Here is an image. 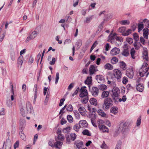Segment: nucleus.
Listing matches in <instances>:
<instances>
[{
	"instance_id": "obj_24",
	"label": "nucleus",
	"mask_w": 149,
	"mask_h": 149,
	"mask_svg": "<svg viewBox=\"0 0 149 149\" xmlns=\"http://www.w3.org/2000/svg\"><path fill=\"white\" fill-rule=\"evenodd\" d=\"M23 130L22 129L20 130V132L19 133V135L20 138L23 140L24 141H26V136L25 134L23 133Z\"/></svg>"
},
{
	"instance_id": "obj_5",
	"label": "nucleus",
	"mask_w": 149,
	"mask_h": 149,
	"mask_svg": "<svg viewBox=\"0 0 149 149\" xmlns=\"http://www.w3.org/2000/svg\"><path fill=\"white\" fill-rule=\"evenodd\" d=\"M129 45L127 44H125L123 46V50L121 53L123 56H127L130 54V50L129 49Z\"/></svg>"
},
{
	"instance_id": "obj_22",
	"label": "nucleus",
	"mask_w": 149,
	"mask_h": 149,
	"mask_svg": "<svg viewBox=\"0 0 149 149\" xmlns=\"http://www.w3.org/2000/svg\"><path fill=\"white\" fill-rule=\"evenodd\" d=\"M143 84L141 83L137 84L136 87V90L140 92H142L143 91Z\"/></svg>"
},
{
	"instance_id": "obj_29",
	"label": "nucleus",
	"mask_w": 149,
	"mask_h": 149,
	"mask_svg": "<svg viewBox=\"0 0 149 149\" xmlns=\"http://www.w3.org/2000/svg\"><path fill=\"white\" fill-rule=\"evenodd\" d=\"M109 95V92L107 91H103L101 97L102 98L107 97Z\"/></svg>"
},
{
	"instance_id": "obj_10",
	"label": "nucleus",
	"mask_w": 149,
	"mask_h": 149,
	"mask_svg": "<svg viewBox=\"0 0 149 149\" xmlns=\"http://www.w3.org/2000/svg\"><path fill=\"white\" fill-rule=\"evenodd\" d=\"M99 91V89L97 88L93 87L92 88L91 93L93 96L96 97L98 95Z\"/></svg>"
},
{
	"instance_id": "obj_46",
	"label": "nucleus",
	"mask_w": 149,
	"mask_h": 149,
	"mask_svg": "<svg viewBox=\"0 0 149 149\" xmlns=\"http://www.w3.org/2000/svg\"><path fill=\"white\" fill-rule=\"evenodd\" d=\"M108 40L110 41L111 42H112L115 39V37L112 35V34L111 33L108 37Z\"/></svg>"
},
{
	"instance_id": "obj_61",
	"label": "nucleus",
	"mask_w": 149,
	"mask_h": 149,
	"mask_svg": "<svg viewBox=\"0 0 149 149\" xmlns=\"http://www.w3.org/2000/svg\"><path fill=\"white\" fill-rule=\"evenodd\" d=\"M97 44V42H95L92 45L90 50V52H91L93 50Z\"/></svg>"
},
{
	"instance_id": "obj_50",
	"label": "nucleus",
	"mask_w": 149,
	"mask_h": 149,
	"mask_svg": "<svg viewBox=\"0 0 149 149\" xmlns=\"http://www.w3.org/2000/svg\"><path fill=\"white\" fill-rule=\"evenodd\" d=\"M93 17V15H92L88 17H87L86 18V19L85 22L86 23H89V22L92 19Z\"/></svg>"
},
{
	"instance_id": "obj_1",
	"label": "nucleus",
	"mask_w": 149,
	"mask_h": 149,
	"mask_svg": "<svg viewBox=\"0 0 149 149\" xmlns=\"http://www.w3.org/2000/svg\"><path fill=\"white\" fill-rule=\"evenodd\" d=\"M139 75L141 77L145 76L146 77L149 74V68L147 62L145 61L139 70Z\"/></svg>"
},
{
	"instance_id": "obj_6",
	"label": "nucleus",
	"mask_w": 149,
	"mask_h": 149,
	"mask_svg": "<svg viewBox=\"0 0 149 149\" xmlns=\"http://www.w3.org/2000/svg\"><path fill=\"white\" fill-rule=\"evenodd\" d=\"M113 75L118 80H119L121 78L122 73L121 71L117 69H115L113 71Z\"/></svg>"
},
{
	"instance_id": "obj_56",
	"label": "nucleus",
	"mask_w": 149,
	"mask_h": 149,
	"mask_svg": "<svg viewBox=\"0 0 149 149\" xmlns=\"http://www.w3.org/2000/svg\"><path fill=\"white\" fill-rule=\"evenodd\" d=\"M107 88V86L104 84H101L99 86V88L100 90H105Z\"/></svg>"
},
{
	"instance_id": "obj_58",
	"label": "nucleus",
	"mask_w": 149,
	"mask_h": 149,
	"mask_svg": "<svg viewBox=\"0 0 149 149\" xmlns=\"http://www.w3.org/2000/svg\"><path fill=\"white\" fill-rule=\"evenodd\" d=\"M120 67L124 70H125L126 69V64L123 62H121L120 65Z\"/></svg>"
},
{
	"instance_id": "obj_33",
	"label": "nucleus",
	"mask_w": 149,
	"mask_h": 149,
	"mask_svg": "<svg viewBox=\"0 0 149 149\" xmlns=\"http://www.w3.org/2000/svg\"><path fill=\"white\" fill-rule=\"evenodd\" d=\"M98 113L99 115L102 117H106V114L101 109H99L98 111Z\"/></svg>"
},
{
	"instance_id": "obj_36",
	"label": "nucleus",
	"mask_w": 149,
	"mask_h": 149,
	"mask_svg": "<svg viewBox=\"0 0 149 149\" xmlns=\"http://www.w3.org/2000/svg\"><path fill=\"white\" fill-rule=\"evenodd\" d=\"M92 78L91 77H88L85 81V83L88 85L91 84L92 82Z\"/></svg>"
},
{
	"instance_id": "obj_51",
	"label": "nucleus",
	"mask_w": 149,
	"mask_h": 149,
	"mask_svg": "<svg viewBox=\"0 0 149 149\" xmlns=\"http://www.w3.org/2000/svg\"><path fill=\"white\" fill-rule=\"evenodd\" d=\"M118 60L116 57H113L111 60V62L113 64L116 63L118 61Z\"/></svg>"
},
{
	"instance_id": "obj_7",
	"label": "nucleus",
	"mask_w": 149,
	"mask_h": 149,
	"mask_svg": "<svg viewBox=\"0 0 149 149\" xmlns=\"http://www.w3.org/2000/svg\"><path fill=\"white\" fill-rule=\"evenodd\" d=\"M102 120H99L98 122H99L98 124V127L99 129L101 131H102L103 132H108L109 131V129L108 128L103 125L101 124L100 123H102Z\"/></svg>"
},
{
	"instance_id": "obj_14",
	"label": "nucleus",
	"mask_w": 149,
	"mask_h": 149,
	"mask_svg": "<svg viewBox=\"0 0 149 149\" xmlns=\"http://www.w3.org/2000/svg\"><path fill=\"white\" fill-rule=\"evenodd\" d=\"M120 49L116 47L113 48L110 52V54L112 56L116 55L118 54L120 52Z\"/></svg>"
},
{
	"instance_id": "obj_55",
	"label": "nucleus",
	"mask_w": 149,
	"mask_h": 149,
	"mask_svg": "<svg viewBox=\"0 0 149 149\" xmlns=\"http://www.w3.org/2000/svg\"><path fill=\"white\" fill-rule=\"evenodd\" d=\"M133 36L136 42L139 39V36L138 35L137 33H134L133 34Z\"/></svg>"
},
{
	"instance_id": "obj_12",
	"label": "nucleus",
	"mask_w": 149,
	"mask_h": 149,
	"mask_svg": "<svg viewBox=\"0 0 149 149\" xmlns=\"http://www.w3.org/2000/svg\"><path fill=\"white\" fill-rule=\"evenodd\" d=\"M127 124V123L126 122L122 123H121L120 128L121 129L122 132L123 133L128 130Z\"/></svg>"
},
{
	"instance_id": "obj_48",
	"label": "nucleus",
	"mask_w": 149,
	"mask_h": 149,
	"mask_svg": "<svg viewBox=\"0 0 149 149\" xmlns=\"http://www.w3.org/2000/svg\"><path fill=\"white\" fill-rule=\"evenodd\" d=\"M49 145L52 147H56V143L53 142L52 140H50L49 142Z\"/></svg>"
},
{
	"instance_id": "obj_63",
	"label": "nucleus",
	"mask_w": 149,
	"mask_h": 149,
	"mask_svg": "<svg viewBox=\"0 0 149 149\" xmlns=\"http://www.w3.org/2000/svg\"><path fill=\"white\" fill-rule=\"evenodd\" d=\"M115 38L116 40L118 42H120L123 41V40L121 37L117 36Z\"/></svg>"
},
{
	"instance_id": "obj_30",
	"label": "nucleus",
	"mask_w": 149,
	"mask_h": 149,
	"mask_svg": "<svg viewBox=\"0 0 149 149\" xmlns=\"http://www.w3.org/2000/svg\"><path fill=\"white\" fill-rule=\"evenodd\" d=\"M104 68L106 69L111 70L113 69L112 65L109 63H107L104 66Z\"/></svg>"
},
{
	"instance_id": "obj_9",
	"label": "nucleus",
	"mask_w": 149,
	"mask_h": 149,
	"mask_svg": "<svg viewBox=\"0 0 149 149\" xmlns=\"http://www.w3.org/2000/svg\"><path fill=\"white\" fill-rule=\"evenodd\" d=\"M26 110L27 113H31L33 112V108L29 102H27L26 104Z\"/></svg>"
},
{
	"instance_id": "obj_11",
	"label": "nucleus",
	"mask_w": 149,
	"mask_h": 149,
	"mask_svg": "<svg viewBox=\"0 0 149 149\" xmlns=\"http://www.w3.org/2000/svg\"><path fill=\"white\" fill-rule=\"evenodd\" d=\"M126 74L129 78H133L134 75V73L132 68H131L128 69L126 71Z\"/></svg>"
},
{
	"instance_id": "obj_44",
	"label": "nucleus",
	"mask_w": 149,
	"mask_h": 149,
	"mask_svg": "<svg viewBox=\"0 0 149 149\" xmlns=\"http://www.w3.org/2000/svg\"><path fill=\"white\" fill-rule=\"evenodd\" d=\"M67 119L68 121L70 123H72L73 122V118L70 115H68L67 116Z\"/></svg>"
},
{
	"instance_id": "obj_20",
	"label": "nucleus",
	"mask_w": 149,
	"mask_h": 149,
	"mask_svg": "<svg viewBox=\"0 0 149 149\" xmlns=\"http://www.w3.org/2000/svg\"><path fill=\"white\" fill-rule=\"evenodd\" d=\"M79 123L81 127L84 128L87 127L88 126V124L86 120H80Z\"/></svg>"
},
{
	"instance_id": "obj_16",
	"label": "nucleus",
	"mask_w": 149,
	"mask_h": 149,
	"mask_svg": "<svg viewBox=\"0 0 149 149\" xmlns=\"http://www.w3.org/2000/svg\"><path fill=\"white\" fill-rule=\"evenodd\" d=\"M57 139L58 140L61 141H63L65 139L64 135L62 134L61 131H58L57 132Z\"/></svg>"
},
{
	"instance_id": "obj_21",
	"label": "nucleus",
	"mask_w": 149,
	"mask_h": 149,
	"mask_svg": "<svg viewBox=\"0 0 149 149\" xmlns=\"http://www.w3.org/2000/svg\"><path fill=\"white\" fill-rule=\"evenodd\" d=\"M74 144L78 149H80L82 146L83 142L80 141H75Z\"/></svg>"
},
{
	"instance_id": "obj_32",
	"label": "nucleus",
	"mask_w": 149,
	"mask_h": 149,
	"mask_svg": "<svg viewBox=\"0 0 149 149\" xmlns=\"http://www.w3.org/2000/svg\"><path fill=\"white\" fill-rule=\"evenodd\" d=\"M38 32L36 31H34L30 35V36L32 38V39H34L36 37L37 34H38Z\"/></svg>"
},
{
	"instance_id": "obj_37",
	"label": "nucleus",
	"mask_w": 149,
	"mask_h": 149,
	"mask_svg": "<svg viewBox=\"0 0 149 149\" xmlns=\"http://www.w3.org/2000/svg\"><path fill=\"white\" fill-rule=\"evenodd\" d=\"M96 117L95 115L93 116V117L91 118V121L93 125L95 127H97V125H96L95 119Z\"/></svg>"
},
{
	"instance_id": "obj_23",
	"label": "nucleus",
	"mask_w": 149,
	"mask_h": 149,
	"mask_svg": "<svg viewBox=\"0 0 149 149\" xmlns=\"http://www.w3.org/2000/svg\"><path fill=\"white\" fill-rule=\"evenodd\" d=\"M143 31L144 37L145 38L147 39L148 35V29L147 28H145L143 30Z\"/></svg>"
},
{
	"instance_id": "obj_34",
	"label": "nucleus",
	"mask_w": 149,
	"mask_h": 149,
	"mask_svg": "<svg viewBox=\"0 0 149 149\" xmlns=\"http://www.w3.org/2000/svg\"><path fill=\"white\" fill-rule=\"evenodd\" d=\"M81 126L79 123L76 124L73 127L74 130L76 132H78L81 128Z\"/></svg>"
},
{
	"instance_id": "obj_15",
	"label": "nucleus",
	"mask_w": 149,
	"mask_h": 149,
	"mask_svg": "<svg viewBox=\"0 0 149 149\" xmlns=\"http://www.w3.org/2000/svg\"><path fill=\"white\" fill-rule=\"evenodd\" d=\"M26 125V121L23 119H20L19 123V130H24Z\"/></svg>"
},
{
	"instance_id": "obj_57",
	"label": "nucleus",
	"mask_w": 149,
	"mask_h": 149,
	"mask_svg": "<svg viewBox=\"0 0 149 149\" xmlns=\"http://www.w3.org/2000/svg\"><path fill=\"white\" fill-rule=\"evenodd\" d=\"M10 57L11 59L13 61L15 60V53L14 52H12L10 54Z\"/></svg>"
},
{
	"instance_id": "obj_35",
	"label": "nucleus",
	"mask_w": 149,
	"mask_h": 149,
	"mask_svg": "<svg viewBox=\"0 0 149 149\" xmlns=\"http://www.w3.org/2000/svg\"><path fill=\"white\" fill-rule=\"evenodd\" d=\"M104 22H101V24H100L99 26L98 27L97 30V31H96V32L97 33H99L102 30V29L103 27V25L104 24Z\"/></svg>"
},
{
	"instance_id": "obj_54",
	"label": "nucleus",
	"mask_w": 149,
	"mask_h": 149,
	"mask_svg": "<svg viewBox=\"0 0 149 149\" xmlns=\"http://www.w3.org/2000/svg\"><path fill=\"white\" fill-rule=\"evenodd\" d=\"M126 99L127 98L126 96L125 95H123L122 98H118V102H120L122 101H123V102H125L126 101Z\"/></svg>"
},
{
	"instance_id": "obj_62",
	"label": "nucleus",
	"mask_w": 149,
	"mask_h": 149,
	"mask_svg": "<svg viewBox=\"0 0 149 149\" xmlns=\"http://www.w3.org/2000/svg\"><path fill=\"white\" fill-rule=\"evenodd\" d=\"M49 95L47 94L46 97V99L44 102V105H47V103L48 102L49 100Z\"/></svg>"
},
{
	"instance_id": "obj_53",
	"label": "nucleus",
	"mask_w": 149,
	"mask_h": 149,
	"mask_svg": "<svg viewBox=\"0 0 149 149\" xmlns=\"http://www.w3.org/2000/svg\"><path fill=\"white\" fill-rule=\"evenodd\" d=\"M120 23L122 25H126L129 24L130 22L129 21L127 20H122L120 22Z\"/></svg>"
},
{
	"instance_id": "obj_28",
	"label": "nucleus",
	"mask_w": 149,
	"mask_h": 149,
	"mask_svg": "<svg viewBox=\"0 0 149 149\" xmlns=\"http://www.w3.org/2000/svg\"><path fill=\"white\" fill-rule=\"evenodd\" d=\"M111 113L114 114H116L118 112V109L117 107H112L110 109Z\"/></svg>"
},
{
	"instance_id": "obj_3",
	"label": "nucleus",
	"mask_w": 149,
	"mask_h": 149,
	"mask_svg": "<svg viewBox=\"0 0 149 149\" xmlns=\"http://www.w3.org/2000/svg\"><path fill=\"white\" fill-rule=\"evenodd\" d=\"M120 93V90L117 87L113 88L112 90V97L115 102H118V100Z\"/></svg>"
},
{
	"instance_id": "obj_43",
	"label": "nucleus",
	"mask_w": 149,
	"mask_h": 149,
	"mask_svg": "<svg viewBox=\"0 0 149 149\" xmlns=\"http://www.w3.org/2000/svg\"><path fill=\"white\" fill-rule=\"evenodd\" d=\"M122 142L121 140H119L118 141L115 149H120L121 146Z\"/></svg>"
},
{
	"instance_id": "obj_60",
	"label": "nucleus",
	"mask_w": 149,
	"mask_h": 149,
	"mask_svg": "<svg viewBox=\"0 0 149 149\" xmlns=\"http://www.w3.org/2000/svg\"><path fill=\"white\" fill-rule=\"evenodd\" d=\"M128 78L126 77H124L123 78L122 82L123 84H126L128 82Z\"/></svg>"
},
{
	"instance_id": "obj_47",
	"label": "nucleus",
	"mask_w": 149,
	"mask_h": 149,
	"mask_svg": "<svg viewBox=\"0 0 149 149\" xmlns=\"http://www.w3.org/2000/svg\"><path fill=\"white\" fill-rule=\"evenodd\" d=\"M66 109L68 111H72L73 110V107L71 104H70L67 107Z\"/></svg>"
},
{
	"instance_id": "obj_42",
	"label": "nucleus",
	"mask_w": 149,
	"mask_h": 149,
	"mask_svg": "<svg viewBox=\"0 0 149 149\" xmlns=\"http://www.w3.org/2000/svg\"><path fill=\"white\" fill-rule=\"evenodd\" d=\"M144 27L143 24V23L141 22V23L138 24V31L140 32Z\"/></svg>"
},
{
	"instance_id": "obj_59",
	"label": "nucleus",
	"mask_w": 149,
	"mask_h": 149,
	"mask_svg": "<svg viewBox=\"0 0 149 149\" xmlns=\"http://www.w3.org/2000/svg\"><path fill=\"white\" fill-rule=\"evenodd\" d=\"M20 113L24 117H25L26 116L25 113L24 112V109L23 108H22L20 109Z\"/></svg>"
},
{
	"instance_id": "obj_26",
	"label": "nucleus",
	"mask_w": 149,
	"mask_h": 149,
	"mask_svg": "<svg viewBox=\"0 0 149 149\" xmlns=\"http://www.w3.org/2000/svg\"><path fill=\"white\" fill-rule=\"evenodd\" d=\"M91 104L94 106H96L97 104V102L96 99L94 98H91L89 100Z\"/></svg>"
},
{
	"instance_id": "obj_2",
	"label": "nucleus",
	"mask_w": 149,
	"mask_h": 149,
	"mask_svg": "<svg viewBox=\"0 0 149 149\" xmlns=\"http://www.w3.org/2000/svg\"><path fill=\"white\" fill-rule=\"evenodd\" d=\"M113 103L112 100L111 98H107L104 101L103 108L105 110H107L113 105Z\"/></svg>"
},
{
	"instance_id": "obj_8",
	"label": "nucleus",
	"mask_w": 149,
	"mask_h": 149,
	"mask_svg": "<svg viewBox=\"0 0 149 149\" xmlns=\"http://www.w3.org/2000/svg\"><path fill=\"white\" fill-rule=\"evenodd\" d=\"M86 87L84 86L81 87L80 90V93L79 95L80 97H83L85 96H88L87 90L85 89Z\"/></svg>"
},
{
	"instance_id": "obj_31",
	"label": "nucleus",
	"mask_w": 149,
	"mask_h": 149,
	"mask_svg": "<svg viewBox=\"0 0 149 149\" xmlns=\"http://www.w3.org/2000/svg\"><path fill=\"white\" fill-rule=\"evenodd\" d=\"M132 31V30L131 29H128L126 31H125L124 33L122 34V35L123 36H127L130 34Z\"/></svg>"
},
{
	"instance_id": "obj_4",
	"label": "nucleus",
	"mask_w": 149,
	"mask_h": 149,
	"mask_svg": "<svg viewBox=\"0 0 149 149\" xmlns=\"http://www.w3.org/2000/svg\"><path fill=\"white\" fill-rule=\"evenodd\" d=\"M77 135L74 133H71L70 135H66L65 136L66 142L67 143H70L72 141H74L76 139Z\"/></svg>"
},
{
	"instance_id": "obj_38",
	"label": "nucleus",
	"mask_w": 149,
	"mask_h": 149,
	"mask_svg": "<svg viewBox=\"0 0 149 149\" xmlns=\"http://www.w3.org/2000/svg\"><path fill=\"white\" fill-rule=\"evenodd\" d=\"M135 53V50L134 48H132L131 50L130 54L131 57L133 59H134L135 58V56H134Z\"/></svg>"
},
{
	"instance_id": "obj_39",
	"label": "nucleus",
	"mask_w": 149,
	"mask_h": 149,
	"mask_svg": "<svg viewBox=\"0 0 149 149\" xmlns=\"http://www.w3.org/2000/svg\"><path fill=\"white\" fill-rule=\"evenodd\" d=\"M71 130V127L70 126H68L63 129V132L64 133H68Z\"/></svg>"
},
{
	"instance_id": "obj_64",
	"label": "nucleus",
	"mask_w": 149,
	"mask_h": 149,
	"mask_svg": "<svg viewBox=\"0 0 149 149\" xmlns=\"http://www.w3.org/2000/svg\"><path fill=\"white\" fill-rule=\"evenodd\" d=\"M127 41L130 44H132L133 42L132 39L130 38H127L126 39Z\"/></svg>"
},
{
	"instance_id": "obj_27",
	"label": "nucleus",
	"mask_w": 149,
	"mask_h": 149,
	"mask_svg": "<svg viewBox=\"0 0 149 149\" xmlns=\"http://www.w3.org/2000/svg\"><path fill=\"white\" fill-rule=\"evenodd\" d=\"M23 62V56H20L18 58L17 61V63L18 64L20 65L21 66L22 65Z\"/></svg>"
},
{
	"instance_id": "obj_19",
	"label": "nucleus",
	"mask_w": 149,
	"mask_h": 149,
	"mask_svg": "<svg viewBox=\"0 0 149 149\" xmlns=\"http://www.w3.org/2000/svg\"><path fill=\"white\" fill-rule=\"evenodd\" d=\"M96 79L97 82L100 83H102L104 81V77L101 75H97Z\"/></svg>"
},
{
	"instance_id": "obj_45",
	"label": "nucleus",
	"mask_w": 149,
	"mask_h": 149,
	"mask_svg": "<svg viewBox=\"0 0 149 149\" xmlns=\"http://www.w3.org/2000/svg\"><path fill=\"white\" fill-rule=\"evenodd\" d=\"M74 116L76 119H79L80 118V115L78 111L77 110H74L73 111Z\"/></svg>"
},
{
	"instance_id": "obj_13",
	"label": "nucleus",
	"mask_w": 149,
	"mask_h": 149,
	"mask_svg": "<svg viewBox=\"0 0 149 149\" xmlns=\"http://www.w3.org/2000/svg\"><path fill=\"white\" fill-rule=\"evenodd\" d=\"M143 58L145 61H148V55L147 52V49L146 48H144L143 52Z\"/></svg>"
},
{
	"instance_id": "obj_41",
	"label": "nucleus",
	"mask_w": 149,
	"mask_h": 149,
	"mask_svg": "<svg viewBox=\"0 0 149 149\" xmlns=\"http://www.w3.org/2000/svg\"><path fill=\"white\" fill-rule=\"evenodd\" d=\"M82 41L81 40H77L76 43V45L77 46L78 49H79L82 45Z\"/></svg>"
},
{
	"instance_id": "obj_17",
	"label": "nucleus",
	"mask_w": 149,
	"mask_h": 149,
	"mask_svg": "<svg viewBox=\"0 0 149 149\" xmlns=\"http://www.w3.org/2000/svg\"><path fill=\"white\" fill-rule=\"evenodd\" d=\"M78 111L80 113L81 115L83 116H85L86 115V110L83 107H79L78 109Z\"/></svg>"
},
{
	"instance_id": "obj_52",
	"label": "nucleus",
	"mask_w": 149,
	"mask_h": 149,
	"mask_svg": "<svg viewBox=\"0 0 149 149\" xmlns=\"http://www.w3.org/2000/svg\"><path fill=\"white\" fill-rule=\"evenodd\" d=\"M82 133L83 134L87 135L88 136H91V134L89 132V131L87 130H85L83 131Z\"/></svg>"
},
{
	"instance_id": "obj_18",
	"label": "nucleus",
	"mask_w": 149,
	"mask_h": 149,
	"mask_svg": "<svg viewBox=\"0 0 149 149\" xmlns=\"http://www.w3.org/2000/svg\"><path fill=\"white\" fill-rule=\"evenodd\" d=\"M89 70L90 74H93L95 72H96L97 70V68L93 65L90 66Z\"/></svg>"
},
{
	"instance_id": "obj_49",
	"label": "nucleus",
	"mask_w": 149,
	"mask_h": 149,
	"mask_svg": "<svg viewBox=\"0 0 149 149\" xmlns=\"http://www.w3.org/2000/svg\"><path fill=\"white\" fill-rule=\"evenodd\" d=\"M62 141H56V148L60 149L63 143Z\"/></svg>"
},
{
	"instance_id": "obj_40",
	"label": "nucleus",
	"mask_w": 149,
	"mask_h": 149,
	"mask_svg": "<svg viewBox=\"0 0 149 149\" xmlns=\"http://www.w3.org/2000/svg\"><path fill=\"white\" fill-rule=\"evenodd\" d=\"M126 27L124 26L121 27L118 29V32L123 33H124V32L126 30Z\"/></svg>"
},
{
	"instance_id": "obj_25",
	"label": "nucleus",
	"mask_w": 149,
	"mask_h": 149,
	"mask_svg": "<svg viewBox=\"0 0 149 149\" xmlns=\"http://www.w3.org/2000/svg\"><path fill=\"white\" fill-rule=\"evenodd\" d=\"M80 97L81 98V101L82 103L86 104L88 102L89 99L88 96Z\"/></svg>"
}]
</instances>
